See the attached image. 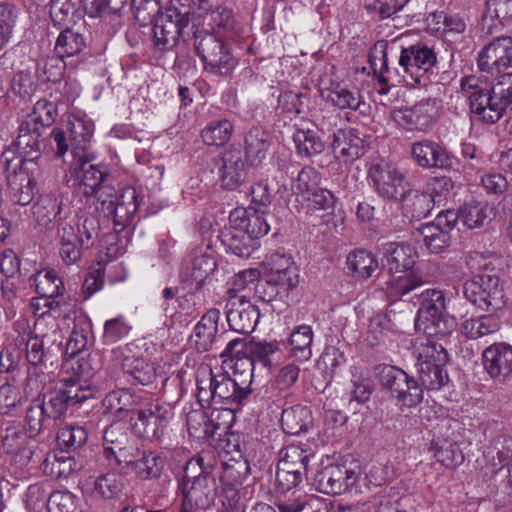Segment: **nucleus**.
<instances>
[{"mask_svg":"<svg viewBox=\"0 0 512 512\" xmlns=\"http://www.w3.org/2000/svg\"><path fill=\"white\" fill-rule=\"evenodd\" d=\"M424 283L425 281L420 275L414 272H403L401 275L392 276L387 283V288L391 296L402 297Z\"/></svg>","mask_w":512,"mask_h":512,"instance_id":"4d7b16f0","label":"nucleus"},{"mask_svg":"<svg viewBox=\"0 0 512 512\" xmlns=\"http://www.w3.org/2000/svg\"><path fill=\"white\" fill-rule=\"evenodd\" d=\"M382 388L388 391L397 404L411 408L423 400V388L404 370L395 366H384L379 376Z\"/></svg>","mask_w":512,"mask_h":512,"instance_id":"1a4fd4ad","label":"nucleus"},{"mask_svg":"<svg viewBox=\"0 0 512 512\" xmlns=\"http://www.w3.org/2000/svg\"><path fill=\"white\" fill-rule=\"evenodd\" d=\"M132 442L126 431L118 425L108 426L103 435V455L111 461L112 455Z\"/></svg>","mask_w":512,"mask_h":512,"instance_id":"6e6d98bb","label":"nucleus"},{"mask_svg":"<svg viewBox=\"0 0 512 512\" xmlns=\"http://www.w3.org/2000/svg\"><path fill=\"white\" fill-rule=\"evenodd\" d=\"M413 161L424 169H447L452 166L449 153L437 142L423 139L411 145Z\"/></svg>","mask_w":512,"mask_h":512,"instance_id":"4be33fe9","label":"nucleus"},{"mask_svg":"<svg viewBox=\"0 0 512 512\" xmlns=\"http://www.w3.org/2000/svg\"><path fill=\"white\" fill-rule=\"evenodd\" d=\"M92 159V154L87 155V158L84 159L73 158L71 164L73 170H80L82 172L79 180V190L86 197L92 196L95 190L103 185L105 178L108 176L105 168L89 164Z\"/></svg>","mask_w":512,"mask_h":512,"instance_id":"c85d7f7f","label":"nucleus"},{"mask_svg":"<svg viewBox=\"0 0 512 512\" xmlns=\"http://www.w3.org/2000/svg\"><path fill=\"white\" fill-rule=\"evenodd\" d=\"M387 43L382 41L376 43L369 53V63L378 82L382 85L378 93L387 94L390 86L388 82L392 79V71L388 67Z\"/></svg>","mask_w":512,"mask_h":512,"instance_id":"4c0bfd02","label":"nucleus"},{"mask_svg":"<svg viewBox=\"0 0 512 512\" xmlns=\"http://www.w3.org/2000/svg\"><path fill=\"white\" fill-rule=\"evenodd\" d=\"M219 168L222 186L227 190H235L246 178V169L242 152L238 148H229L222 153Z\"/></svg>","mask_w":512,"mask_h":512,"instance_id":"393cba45","label":"nucleus"},{"mask_svg":"<svg viewBox=\"0 0 512 512\" xmlns=\"http://www.w3.org/2000/svg\"><path fill=\"white\" fill-rule=\"evenodd\" d=\"M50 421L51 420L46 416V411L43 407V404H41V400L33 399L25 417V423L29 437L38 435L43 427H45Z\"/></svg>","mask_w":512,"mask_h":512,"instance_id":"052dcab7","label":"nucleus"},{"mask_svg":"<svg viewBox=\"0 0 512 512\" xmlns=\"http://www.w3.org/2000/svg\"><path fill=\"white\" fill-rule=\"evenodd\" d=\"M361 475L357 463H330L315 475L317 490L327 495H341L355 487Z\"/></svg>","mask_w":512,"mask_h":512,"instance_id":"9d476101","label":"nucleus"},{"mask_svg":"<svg viewBox=\"0 0 512 512\" xmlns=\"http://www.w3.org/2000/svg\"><path fill=\"white\" fill-rule=\"evenodd\" d=\"M190 0H170L154 20L153 42L161 51L172 49L188 26L191 16Z\"/></svg>","mask_w":512,"mask_h":512,"instance_id":"39448f33","label":"nucleus"},{"mask_svg":"<svg viewBox=\"0 0 512 512\" xmlns=\"http://www.w3.org/2000/svg\"><path fill=\"white\" fill-rule=\"evenodd\" d=\"M123 488L121 479L115 473H107L99 476L94 485L97 495L105 499H112L119 495Z\"/></svg>","mask_w":512,"mask_h":512,"instance_id":"774afa93","label":"nucleus"},{"mask_svg":"<svg viewBox=\"0 0 512 512\" xmlns=\"http://www.w3.org/2000/svg\"><path fill=\"white\" fill-rule=\"evenodd\" d=\"M195 383L196 397L203 408L213 405L238 408L251 394V380L248 377L239 382L222 367L212 368L208 364H200L197 367Z\"/></svg>","mask_w":512,"mask_h":512,"instance_id":"f257e3e1","label":"nucleus"},{"mask_svg":"<svg viewBox=\"0 0 512 512\" xmlns=\"http://www.w3.org/2000/svg\"><path fill=\"white\" fill-rule=\"evenodd\" d=\"M448 362V353L441 344L427 339L419 348L417 372L421 388L439 390L449 380L444 369Z\"/></svg>","mask_w":512,"mask_h":512,"instance_id":"423d86ee","label":"nucleus"},{"mask_svg":"<svg viewBox=\"0 0 512 512\" xmlns=\"http://www.w3.org/2000/svg\"><path fill=\"white\" fill-rule=\"evenodd\" d=\"M86 46L83 35L72 29L63 30L56 41L55 52L61 57H72L80 53Z\"/></svg>","mask_w":512,"mask_h":512,"instance_id":"603ef678","label":"nucleus"},{"mask_svg":"<svg viewBox=\"0 0 512 512\" xmlns=\"http://www.w3.org/2000/svg\"><path fill=\"white\" fill-rule=\"evenodd\" d=\"M68 212L63 206V201L55 195L47 194L38 198L33 205V216L39 225L47 226L55 220L56 223L66 219Z\"/></svg>","mask_w":512,"mask_h":512,"instance_id":"72a5a7b5","label":"nucleus"},{"mask_svg":"<svg viewBox=\"0 0 512 512\" xmlns=\"http://www.w3.org/2000/svg\"><path fill=\"white\" fill-rule=\"evenodd\" d=\"M172 418L173 410L169 404L153 400L137 409L130 417V423L137 436L154 441L164 436Z\"/></svg>","mask_w":512,"mask_h":512,"instance_id":"0eeeda50","label":"nucleus"},{"mask_svg":"<svg viewBox=\"0 0 512 512\" xmlns=\"http://www.w3.org/2000/svg\"><path fill=\"white\" fill-rule=\"evenodd\" d=\"M216 268V253L207 246L205 249L195 251L193 257L183 264L180 278L191 289L199 290Z\"/></svg>","mask_w":512,"mask_h":512,"instance_id":"a211bd4d","label":"nucleus"},{"mask_svg":"<svg viewBox=\"0 0 512 512\" xmlns=\"http://www.w3.org/2000/svg\"><path fill=\"white\" fill-rule=\"evenodd\" d=\"M209 18L210 32L216 33L226 39H234L239 34V27L234 18L233 11L227 7L219 6L211 10Z\"/></svg>","mask_w":512,"mask_h":512,"instance_id":"a19ab883","label":"nucleus"},{"mask_svg":"<svg viewBox=\"0 0 512 512\" xmlns=\"http://www.w3.org/2000/svg\"><path fill=\"white\" fill-rule=\"evenodd\" d=\"M437 62L436 54L432 48L417 43L403 48L399 57V65L403 71L410 75L411 80L421 85L428 79L427 73Z\"/></svg>","mask_w":512,"mask_h":512,"instance_id":"dca6fc26","label":"nucleus"},{"mask_svg":"<svg viewBox=\"0 0 512 512\" xmlns=\"http://www.w3.org/2000/svg\"><path fill=\"white\" fill-rule=\"evenodd\" d=\"M225 315L230 329L240 334L253 332L260 318L258 307L240 294L230 295L225 305Z\"/></svg>","mask_w":512,"mask_h":512,"instance_id":"2eb2a0df","label":"nucleus"},{"mask_svg":"<svg viewBox=\"0 0 512 512\" xmlns=\"http://www.w3.org/2000/svg\"><path fill=\"white\" fill-rule=\"evenodd\" d=\"M350 273L358 279H368L378 268V262L371 252L357 250L350 252L346 261Z\"/></svg>","mask_w":512,"mask_h":512,"instance_id":"79ce46f5","label":"nucleus"},{"mask_svg":"<svg viewBox=\"0 0 512 512\" xmlns=\"http://www.w3.org/2000/svg\"><path fill=\"white\" fill-rule=\"evenodd\" d=\"M418 304L416 327L429 337L445 336L453 328L454 320L446 313L444 293L438 289H426L415 295Z\"/></svg>","mask_w":512,"mask_h":512,"instance_id":"20e7f679","label":"nucleus"},{"mask_svg":"<svg viewBox=\"0 0 512 512\" xmlns=\"http://www.w3.org/2000/svg\"><path fill=\"white\" fill-rule=\"evenodd\" d=\"M60 389L68 404L76 405L94 397L95 387L80 378H63Z\"/></svg>","mask_w":512,"mask_h":512,"instance_id":"c03bdc74","label":"nucleus"},{"mask_svg":"<svg viewBox=\"0 0 512 512\" xmlns=\"http://www.w3.org/2000/svg\"><path fill=\"white\" fill-rule=\"evenodd\" d=\"M140 397L129 389H118L109 392L102 401L105 413L121 418L128 412H134L139 404Z\"/></svg>","mask_w":512,"mask_h":512,"instance_id":"c9c22d12","label":"nucleus"},{"mask_svg":"<svg viewBox=\"0 0 512 512\" xmlns=\"http://www.w3.org/2000/svg\"><path fill=\"white\" fill-rule=\"evenodd\" d=\"M483 15L500 24L510 22L512 20V0H486Z\"/></svg>","mask_w":512,"mask_h":512,"instance_id":"338daca9","label":"nucleus"},{"mask_svg":"<svg viewBox=\"0 0 512 512\" xmlns=\"http://www.w3.org/2000/svg\"><path fill=\"white\" fill-rule=\"evenodd\" d=\"M218 459L212 451H202L185 465L178 489L181 497L196 504V509L207 510L214 505L218 485L213 471Z\"/></svg>","mask_w":512,"mask_h":512,"instance_id":"f03ea898","label":"nucleus"},{"mask_svg":"<svg viewBox=\"0 0 512 512\" xmlns=\"http://www.w3.org/2000/svg\"><path fill=\"white\" fill-rule=\"evenodd\" d=\"M386 266L391 273H403L411 270L416 263V249L404 242H390L384 246Z\"/></svg>","mask_w":512,"mask_h":512,"instance_id":"cd10ccee","label":"nucleus"},{"mask_svg":"<svg viewBox=\"0 0 512 512\" xmlns=\"http://www.w3.org/2000/svg\"><path fill=\"white\" fill-rule=\"evenodd\" d=\"M221 461L222 475L221 480L228 485H237L249 475L250 466L246 459L238 458V462L228 461V458L223 457Z\"/></svg>","mask_w":512,"mask_h":512,"instance_id":"13d9d810","label":"nucleus"},{"mask_svg":"<svg viewBox=\"0 0 512 512\" xmlns=\"http://www.w3.org/2000/svg\"><path fill=\"white\" fill-rule=\"evenodd\" d=\"M331 148L334 156L344 162L353 161L364 154V142L352 130L335 131Z\"/></svg>","mask_w":512,"mask_h":512,"instance_id":"c756f323","label":"nucleus"},{"mask_svg":"<svg viewBox=\"0 0 512 512\" xmlns=\"http://www.w3.org/2000/svg\"><path fill=\"white\" fill-rule=\"evenodd\" d=\"M115 359L133 385L148 386L157 378L155 364L140 353L134 343H127L113 350Z\"/></svg>","mask_w":512,"mask_h":512,"instance_id":"9b49d317","label":"nucleus"},{"mask_svg":"<svg viewBox=\"0 0 512 512\" xmlns=\"http://www.w3.org/2000/svg\"><path fill=\"white\" fill-rule=\"evenodd\" d=\"M297 153L300 156L311 157L324 150V143L320 137L310 129H298L293 135Z\"/></svg>","mask_w":512,"mask_h":512,"instance_id":"09e8293b","label":"nucleus"},{"mask_svg":"<svg viewBox=\"0 0 512 512\" xmlns=\"http://www.w3.org/2000/svg\"><path fill=\"white\" fill-rule=\"evenodd\" d=\"M471 112L486 123H495L501 117V107L497 104V97L492 88L484 83V88L472 92L468 96Z\"/></svg>","mask_w":512,"mask_h":512,"instance_id":"a878e982","label":"nucleus"},{"mask_svg":"<svg viewBox=\"0 0 512 512\" xmlns=\"http://www.w3.org/2000/svg\"><path fill=\"white\" fill-rule=\"evenodd\" d=\"M458 221L455 210L441 211L434 221L421 225L419 232L431 253L445 251L451 242V231Z\"/></svg>","mask_w":512,"mask_h":512,"instance_id":"4468645a","label":"nucleus"},{"mask_svg":"<svg viewBox=\"0 0 512 512\" xmlns=\"http://www.w3.org/2000/svg\"><path fill=\"white\" fill-rule=\"evenodd\" d=\"M42 135L43 130L40 127H35L24 120L19 126L17 137L19 155H16L11 149L2 153L1 159L5 168L9 170L14 162H16V165L24 164L27 168H30V166L38 167L37 160L40 158Z\"/></svg>","mask_w":512,"mask_h":512,"instance_id":"f8f14e48","label":"nucleus"},{"mask_svg":"<svg viewBox=\"0 0 512 512\" xmlns=\"http://www.w3.org/2000/svg\"><path fill=\"white\" fill-rule=\"evenodd\" d=\"M368 176L377 195L390 202L399 203L409 187L404 174L383 161L373 163Z\"/></svg>","mask_w":512,"mask_h":512,"instance_id":"ddd939ff","label":"nucleus"},{"mask_svg":"<svg viewBox=\"0 0 512 512\" xmlns=\"http://www.w3.org/2000/svg\"><path fill=\"white\" fill-rule=\"evenodd\" d=\"M37 170L38 167L27 168L24 164L16 165V162L9 170L6 168L8 193L13 202L25 206L33 200L36 190L34 174Z\"/></svg>","mask_w":512,"mask_h":512,"instance_id":"aec40b11","label":"nucleus"},{"mask_svg":"<svg viewBox=\"0 0 512 512\" xmlns=\"http://www.w3.org/2000/svg\"><path fill=\"white\" fill-rule=\"evenodd\" d=\"M430 451L433 453L437 462L446 468H454L460 465L464 460V456L459 447L455 443H451L447 440L433 441L430 446Z\"/></svg>","mask_w":512,"mask_h":512,"instance_id":"de8ad7c7","label":"nucleus"},{"mask_svg":"<svg viewBox=\"0 0 512 512\" xmlns=\"http://www.w3.org/2000/svg\"><path fill=\"white\" fill-rule=\"evenodd\" d=\"M500 328V318L494 314H487L464 320L460 331L467 339L479 340L496 334Z\"/></svg>","mask_w":512,"mask_h":512,"instance_id":"473e14b6","label":"nucleus"},{"mask_svg":"<svg viewBox=\"0 0 512 512\" xmlns=\"http://www.w3.org/2000/svg\"><path fill=\"white\" fill-rule=\"evenodd\" d=\"M25 397L19 386L6 383L0 387V414H12L22 406Z\"/></svg>","mask_w":512,"mask_h":512,"instance_id":"bf43d9fd","label":"nucleus"},{"mask_svg":"<svg viewBox=\"0 0 512 512\" xmlns=\"http://www.w3.org/2000/svg\"><path fill=\"white\" fill-rule=\"evenodd\" d=\"M68 130L73 158H87L91 154L89 148L94 132L93 123L73 115L69 117Z\"/></svg>","mask_w":512,"mask_h":512,"instance_id":"bb28decb","label":"nucleus"},{"mask_svg":"<svg viewBox=\"0 0 512 512\" xmlns=\"http://www.w3.org/2000/svg\"><path fill=\"white\" fill-rule=\"evenodd\" d=\"M220 319V310L217 308L209 309L194 326L190 336V342L198 352H207L212 350L218 342V322Z\"/></svg>","mask_w":512,"mask_h":512,"instance_id":"5701e85b","label":"nucleus"},{"mask_svg":"<svg viewBox=\"0 0 512 512\" xmlns=\"http://www.w3.org/2000/svg\"><path fill=\"white\" fill-rule=\"evenodd\" d=\"M27 433L21 427H8L2 439L4 451L7 454L26 453Z\"/></svg>","mask_w":512,"mask_h":512,"instance_id":"69168bd1","label":"nucleus"},{"mask_svg":"<svg viewBox=\"0 0 512 512\" xmlns=\"http://www.w3.org/2000/svg\"><path fill=\"white\" fill-rule=\"evenodd\" d=\"M56 115V105L53 102L41 99L35 103L32 113L26 117L25 121L35 127H40L44 131L54 123Z\"/></svg>","mask_w":512,"mask_h":512,"instance_id":"5fc2aeb1","label":"nucleus"},{"mask_svg":"<svg viewBox=\"0 0 512 512\" xmlns=\"http://www.w3.org/2000/svg\"><path fill=\"white\" fill-rule=\"evenodd\" d=\"M227 40L207 29L193 32V46L206 71L227 76L235 69L237 58Z\"/></svg>","mask_w":512,"mask_h":512,"instance_id":"7ed1b4c3","label":"nucleus"},{"mask_svg":"<svg viewBox=\"0 0 512 512\" xmlns=\"http://www.w3.org/2000/svg\"><path fill=\"white\" fill-rule=\"evenodd\" d=\"M87 438V431L79 425H67L57 433L58 444L67 449L81 447L87 441Z\"/></svg>","mask_w":512,"mask_h":512,"instance_id":"0e129e2a","label":"nucleus"},{"mask_svg":"<svg viewBox=\"0 0 512 512\" xmlns=\"http://www.w3.org/2000/svg\"><path fill=\"white\" fill-rule=\"evenodd\" d=\"M406 214L411 218L421 220L427 217L434 208L432 193L407 189L404 197L399 201Z\"/></svg>","mask_w":512,"mask_h":512,"instance_id":"e433bc0d","label":"nucleus"},{"mask_svg":"<svg viewBox=\"0 0 512 512\" xmlns=\"http://www.w3.org/2000/svg\"><path fill=\"white\" fill-rule=\"evenodd\" d=\"M313 341V330L309 325L296 327L289 339L291 355L300 362H306L312 357L311 344Z\"/></svg>","mask_w":512,"mask_h":512,"instance_id":"37998d69","label":"nucleus"},{"mask_svg":"<svg viewBox=\"0 0 512 512\" xmlns=\"http://www.w3.org/2000/svg\"><path fill=\"white\" fill-rule=\"evenodd\" d=\"M477 63L481 71L491 75L509 68L512 65V37L493 39L479 52Z\"/></svg>","mask_w":512,"mask_h":512,"instance_id":"6ab92c4d","label":"nucleus"},{"mask_svg":"<svg viewBox=\"0 0 512 512\" xmlns=\"http://www.w3.org/2000/svg\"><path fill=\"white\" fill-rule=\"evenodd\" d=\"M139 205L140 202L136 190L128 187L122 191L119 199L105 216L113 220L115 228L123 229L132 220Z\"/></svg>","mask_w":512,"mask_h":512,"instance_id":"7c9ffc66","label":"nucleus"},{"mask_svg":"<svg viewBox=\"0 0 512 512\" xmlns=\"http://www.w3.org/2000/svg\"><path fill=\"white\" fill-rule=\"evenodd\" d=\"M132 327L123 315L109 319L104 323L102 339L105 344H114L128 336Z\"/></svg>","mask_w":512,"mask_h":512,"instance_id":"e2e57ef3","label":"nucleus"},{"mask_svg":"<svg viewBox=\"0 0 512 512\" xmlns=\"http://www.w3.org/2000/svg\"><path fill=\"white\" fill-rule=\"evenodd\" d=\"M271 145V137L260 127H252L244 136V150L247 161L258 166L266 158Z\"/></svg>","mask_w":512,"mask_h":512,"instance_id":"2f4dec72","label":"nucleus"},{"mask_svg":"<svg viewBox=\"0 0 512 512\" xmlns=\"http://www.w3.org/2000/svg\"><path fill=\"white\" fill-rule=\"evenodd\" d=\"M481 360L485 372L493 380L506 381L512 377V345L493 343L483 350Z\"/></svg>","mask_w":512,"mask_h":512,"instance_id":"412c9836","label":"nucleus"},{"mask_svg":"<svg viewBox=\"0 0 512 512\" xmlns=\"http://www.w3.org/2000/svg\"><path fill=\"white\" fill-rule=\"evenodd\" d=\"M66 63L60 55L42 57L37 62L36 74L43 82H59L64 77Z\"/></svg>","mask_w":512,"mask_h":512,"instance_id":"49530a36","label":"nucleus"},{"mask_svg":"<svg viewBox=\"0 0 512 512\" xmlns=\"http://www.w3.org/2000/svg\"><path fill=\"white\" fill-rule=\"evenodd\" d=\"M312 424L311 410L302 405H295L282 411L281 425L286 434L299 435Z\"/></svg>","mask_w":512,"mask_h":512,"instance_id":"ea45409f","label":"nucleus"},{"mask_svg":"<svg viewBox=\"0 0 512 512\" xmlns=\"http://www.w3.org/2000/svg\"><path fill=\"white\" fill-rule=\"evenodd\" d=\"M162 468L163 464L159 456L151 451H142L141 455L136 458L129 470L138 478L148 480L159 477L162 472Z\"/></svg>","mask_w":512,"mask_h":512,"instance_id":"a18cd8bd","label":"nucleus"},{"mask_svg":"<svg viewBox=\"0 0 512 512\" xmlns=\"http://www.w3.org/2000/svg\"><path fill=\"white\" fill-rule=\"evenodd\" d=\"M220 240L228 252L241 258L250 257L259 245L247 230L223 229Z\"/></svg>","mask_w":512,"mask_h":512,"instance_id":"f704fd0d","label":"nucleus"},{"mask_svg":"<svg viewBox=\"0 0 512 512\" xmlns=\"http://www.w3.org/2000/svg\"><path fill=\"white\" fill-rule=\"evenodd\" d=\"M436 100L426 99L412 107L394 109L391 118L397 126L407 131H427L433 123Z\"/></svg>","mask_w":512,"mask_h":512,"instance_id":"f3484780","label":"nucleus"},{"mask_svg":"<svg viewBox=\"0 0 512 512\" xmlns=\"http://www.w3.org/2000/svg\"><path fill=\"white\" fill-rule=\"evenodd\" d=\"M321 97L330 105L341 110L356 111L364 104L359 90L343 82H331L320 89Z\"/></svg>","mask_w":512,"mask_h":512,"instance_id":"b1692460","label":"nucleus"},{"mask_svg":"<svg viewBox=\"0 0 512 512\" xmlns=\"http://www.w3.org/2000/svg\"><path fill=\"white\" fill-rule=\"evenodd\" d=\"M36 292L43 296H63L64 283L52 269H43L34 276Z\"/></svg>","mask_w":512,"mask_h":512,"instance_id":"8fccbe9b","label":"nucleus"},{"mask_svg":"<svg viewBox=\"0 0 512 512\" xmlns=\"http://www.w3.org/2000/svg\"><path fill=\"white\" fill-rule=\"evenodd\" d=\"M277 350L278 346L273 342H249L246 349L247 354L249 355L248 363L250 366L247 377L251 380L252 370L255 363H259L264 367H269L271 365L270 356L273 355Z\"/></svg>","mask_w":512,"mask_h":512,"instance_id":"864d4df0","label":"nucleus"},{"mask_svg":"<svg viewBox=\"0 0 512 512\" xmlns=\"http://www.w3.org/2000/svg\"><path fill=\"white\" fill-rule=\"evenodd\" d=\"M233 133V125L227 119L214 120L201 131L203 142L207 145L221 146L227 143Z\"/></svg>","mask_w":512,"mask_h":512,"instance_id":"3c124183","label":"nucleus"},{"mask_svg":"<svg viewBox=\"0 0 512 512\" xmlns=\"http://www.w3.org/2000/svg\"><path fill=\"white\" fill-rule=\"evenodd\" d=\"M463 293L469 302L484 311L499 310L505 305L503 285L496 275L474 276L464 283Z\"/></svg>","mask_w":512,"mask_h":512,"instance_id":"6e6552de","label":"nucleus"},{"mask_svg":"<svg viewBox=\"0 0 512 512\" xmlns=\"http://www.w3.org/2000/svg\"><path fill=\"white\" fill-rule=\"evenodd\" d=\"M51 492L44 484L36 483L28 487L25 493V504L29 512H47Z\"/></svg>","mask_w":512,"mask_h":512,"instance_id":"680f3d73","label":"nucleus"},{"mask_svg":"<svg viewBox=\"0 0 512 512\" xmlns=\"http://www.w3.org/2000/svg\"><path fill=\"white\" fill-rule=\"evenodd\" d=\"M458 220L468 229L483 227L491 220L492 209L486 201L471 200L456 211Z\"/></svg>","mask_w":512,"mask_h":512,"instance_id":"58836bf2","label":"nucleus"}]
</instances>
